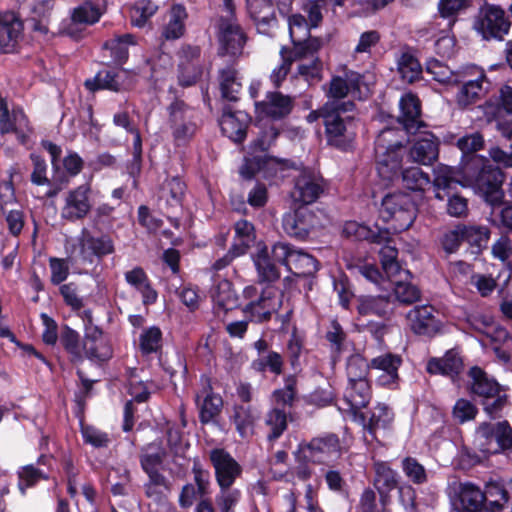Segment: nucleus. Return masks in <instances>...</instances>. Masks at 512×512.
I'll use <instances>...</instances> for the list:
<instances>
[{
  "label": "nucleus",
  "mask_w": 512,
  "mask_h": 512,
  "mask_svg": "<svg viewBox=\"0 0 512 512\" xmlns=\"http://www.w3.org/2000/svg\"><path fill=\"white\" fill-rule=\"evenodd\" d=\"M397 70L403 82L412 84L423 73L419 60L409 52H403L397 60Z\"/></svg>",
  "instance_id": "nucleus-46"
},
{
  "label": "nucleus",
  "mask_w": 512,
  "mask_h": 512,
  "mask_svg": "<svg viewBox=\"0 0 512 512\" xmlns=\"http://www.w3.org/2000/svg\"><path fill=\"white\" fill-rule=\"evenodd\" d=\"M202 76L200 63L180 61L178 65V83L182 87H191Z\"/></svg>",
  "instance_id": "nucleus-63"
},
{
  "label": "nucleus",
  "mask_w": 512,
  "mask_h": 512,
  "mask_svg": "<svg viewBox=\"0 0 512 512\" xmlns=\"http://www.w3.org/2000/svg\"><path fill=\"white\" fill-rule=\"evenodd\" d=\"M84 85L91 92L99 90L119 92L122 87L118 80V74L112 70L99 71L92 79H87Z\"/></svg>",
  "instance_id": "nucleus-47"
},
{
  "label": "nucleus",
  "mask_w": 512,
  "mask_h": 512,
  "mask_svg": "<svg viewBox=\"0 0 512 512\" xmlns=\"http://www.w3.org/2000/svg\"><path fill=\"white\" fill-rule=\"evenodd\" d=\"M399 178H401L403 186L413 192H424L432 185L430 175L419 167L403 168L399 173Z\"/></svg>",
  "instance_id": "nucleus-42"
},
{
  "label": "nucleus",
  "mask_w": 512,
  "mask_h": 512,
  "mask_svg": "<svg viewBox=\"0 0 512 512\" xmlns=\"http://www.w3.org/2000/svg\"><path fill=\"white\" fill-rule=\"evenodd\" d=\"M399 109L398 122L402 126L399 130L403 131L404 135L416 134L425 126L420 119L421 103L417 95L411 92L403 94L399 101Z\"/></svg>",
  "instance_id": "nucleus-21"
},
{
  "label": "nucleus",
  "mask_w": 512,
  "mask_h": 512,
  "mask_svg": "<svg viewBox=\"0 0 512 512\" xmlns=\"http://www.w3.org/2000/svg\"><path fill=\"white\" fill-rule=\"evenodd\" d=\"M59 342L63 349L68 354L69 361L72 364H82L84 361V355L82 352L83 344L80 343V334L68 326L64 324L61 327L59 333Z\"/></svg>",
  "instance_id": "nucleus-39"
},
{
  "label": "nucleus",
  "mask_w": 512,
  "mask_h": 512,
  "mask_svg": "<svg viewBox=\"0 0 512 512\" xmlns=\"http://www.w3.org/2000/svg\"><path fill=\"white\" fill-rule=\"evenodd\" d=\"M407 318L416 335L433 337L440 329V322L435 317L432 306H415L408 312Z\"/></svg>",
  "instance_id": "nucleus-30"
},
{
  "label": "nucleus",
  "mask_w": 512,
  "mask_h": 512,
  "mask_svg": "<svg viewBox=\"0 0 512 512\" xmlns=\"http://www.w3.org/2000/svg\"><path fill=\"white\" fill-rule=\"evenodd\" d=\"M426 72L441 84H458L461 73L453 71L441 61L431 58L426 62Z\"/></svg>",
  "instance_id": "nucleus-48"
},
{
  "label": "nucleus",
  "mask_w": 512,
  "mask_h": 512,
  "mask_svg": "<svg viewBox=\"0 0 512 512\" xmlns=\"http://www.w3.org/2000/svg\"><path fill=\"white\" fill-rule=\"evenodd\" d=\"M299 452L302 453L306 462L329 464L341 456L340 439L335 433H324L307 443H301Z\"/></svg>",
  "instance_id": "nucleus-10"
},
{
  "label": "nucleus",
  "mask_w": 512,
  "mask_h": 512,
  "mask_svg": "<svg viewBox=\"0 0 512 512\" xmlns=\"http://www.w3.org/2000/svg\"><path fill=\"white\" fill-rule=\"evenodd\" d=\"M370 363L359 353H354L347 358L346 374L348 381L368 379Z\"/></svg>",
  "instance_id": "nucleus-53"
},
{
  "label": "nucleus",
  "mask_w": 512,
  "mask_h": 512,
  "mask_svg": "<svg viewBox=\"0 0 512 512\" xmlns=\"http://www.w3.org/2000/svg\"><path fill=\"white\" fill-rule=\"evenodd\" d=\"M84 358L94 363H103L113 356V349L107 339L97 342H83Z\"/></svg>",
  "instance_id": "nucleus-49"
},
{
  "label": "nucleus",
  "mask_w": 512,
  "mask_h": 512,
  "mask_svg": "<svg viewBox=\"0 0 512 512\" xmlns=\"http://www.w3.org/2000/svg\"><path fill=\"white\" fill-rule=\"evenodd\" d=\"M510 26V18L500 5L485 3L481 7L476 29L483 39L502 41Z\"/></svg>",
  "instance_id": "nucleus-9"
},
{
  "label": "nucleus",
  "mask_w": 512,
  "mask_h": 512,
  "mask_svg": "<svg viewBox=\"0 0 512 512\" xmlns=\"http://www.w3.org/2000/svg\"><path fill=\"white\" fill-rule=\"evenodd\" d=\"M324 189L321 177L309 170H303L294 181L292 197L301 205L309 206L316 202Z\"/></svg>",
  "instance_id": "nucleus-24"
},
{
  "label": "nucleus",
  "mask_w": 512,
  "mask_h": 512,
  "mask_svg": "<svg viewBox=\"0 0 512 512\" xmlns=\"http://www.w3.org/2000/svg\"><path fill=\"white\" fill-rule=\"evenodd\" d=\"M325 214L322 210H314L309 206L300 205L282 217L284 232L298 240H306L310 233L324 225Z\"/></svg>",
  "instance_id": "nucleus-6"
},
{
  "label": "nucleus",
  "mask_w": 512,
  "mask_h": 512,
  "mask_svg": "<svg viewBox=\"0 0 512 512\" xmlns=\"http://www.w3.org/2000/svg\"><path fill=\"white\" fill-rule=\"evenodd\" d=\"M394 310L395 302L389 294L357 297L356 311L361 316H376L382 320H390Z\"/></svg>",
  "instance_id": "nucleus-22"
},
{
  "label": "nucleus",
  "mask_w": 512,
  "mask_h": 512,
  "mask_svg": "<svg viewBox=\"0 0 512 512\" xmlns=\"http://www.w3.org/2000/svg\"><path fill=\"white\" fill-rule=\"evenodd\" d=\"M291 271L295 276L310 277L315 275L319 268V261L302 249H297L292 254Z\"/></svg>",
  "instance_id": "nucleus-44"
},
{
  "label": "nucleus",
  "mask_w": 512,
  "mask_h": 512,
  "mask_svg": "<svg viewBox=\"0 0 512 512\" xmlns=\"http://www.w3.org/2000/svg\"><path fill=\"white\" fill-rule=\"evenodd\" d=\"M353 418L363 426L364 431L371 436L372 440L379 442V439L384 438L391 429L394 413L387 404L377 403L369 411H360Z\"/></svg>",
  "instance_id": "nucleus-13"
},
{
  "label": "nucleus",
  "mask_w": 512,
  "mask_h": 512,
  "mask_svg": "<svg viewBox=\"0 0 512 512\" xmlns=\"http://www.w3.org/2000/svg\"><path fill=\"white\" fill-rule=\"evenodd\" d=\"M512 87L504 85L500 89V101L494 107L491 115V121L495 122V127L500 131L502 138L512 141Z\"/></svg>",
  "instance_id": "nucleus-27"
},
{
  "label": "nucleus",
  "mask_w": 512,
  "mask_h": 512,
  "mask_svg": "<svg viewBox=\"0 0 512 512\" xmlns=\"http://www.w3.org/2000/svg\"><path fill=\"white\" fill-rule=\"evenodd\" d=\"M323 63L319 57L303 58L297 66V73L308 83L317 82L322 78Z\"/></svg>",
  "instance_id": "nucleus-61"
},
{
  "label": "nucleus",
  "mask_w": 512,
  "mask_h": 512,
  "mask_svg": "<svg viewBox=\"0 0 512 512\" xmlns=\"http://www.w3.org/2000/svg\"><path fill=\"white\" fill-rule=\"evenodd\" d=\"M324 41L320 37H314L310 34L305 36L303 42L294 45V53L297 58H314L318 57L317 53L323 46Z\"/></svg>",
  "instance_id": "nucleus-64"
},
{
  "label": "nucleus",
  "mask_w": 512,
  "mask_h": 512,
  "mask_svg": "<svg viewBox=\"0 0 512 512\" xmlns=\"http://www.w3.org/2000/svg\"><path fill=\"white\" fill-rule=\"evenodd\" d=\"M186 192V184L179 176H173L163 186L161 200L171 213L181 211Z\"/></svg>",
  "instance_id": "nucleus-36"
},
{
  "label": "nucleus",
  "mask_w": 512,
  "mask_h": 512,
  "mask_svg": "<svg viewBox=\"0 0 512 512\" xmlns=\"http://www.w3.org/2000/svg\"><path fill=\"white\" fill-rule=\"evenodd\" d=\"M478 449L488 455L505 454L512 459V427L507 420L483 422L476 430Z\"/></svg>",
  "instance_id": "nucleus-5"
},
{
  "label": "nucleus",
  "mask_w": 512,
  "mask_h": 512,
  "mask_svg": "<svg viewBox=\"0 0 512 512\" xmlns=\"http://www.w3.org/2000/svg\"><path fill=\"white\" fill-rule=\"evenodd\" d=\"M135 36L131 33L115 36L104 43V48L110 51L111 58L117 65H123L129 58V47L136 45Z\"/></svg>",
  "instance_id": "nucleus-41"
},
{
  "label": "nucleus",
  "mask_w": 512,
  "mask_h": 512,
  "mask_svg": "<svg viewBox=\"0 0 512 512\" xmlns=\"http://www.w3.org/2000/svg\"><path fill=\"white\" fill-rule=\"evenodd\" d=\"M255 107L257 112L273 120H280L291 113L293 102L290 96L273 91L267 93L266 101L256 102Z\"/></svg>",
  "instance_id": "nucleus-33"
},
{
  "label": "nucleus",
  "mask_w": 512,
  "mask_h": 512,
  "mask_svg": "<svg viewBox=\"0 0 512 512\" xmlns=\"http://www.w3.org/2000/svg\"><path fill=\"white\" fill-rule=\"evenodd\" d=\"M469 71H476L478 75L474 79H467L466 73H461L460 82L458 83L461 84V87L456 99L458 104L463 107L476 103L486 93L490 85L484 71H478L476 66L470 67Z\"/></svg>",
  "instance_id": "nucleus-23"
},
{
  "label": "nucleus",
  "mask_w": 512,
  "mask_h": 512,
  "mask_svg": "<svg viewBox=\"0 0 512 512\" xmlns=\"http://www.w3.org/2000/svg\"><path fill=\"white\" fill-rule=\"evenodd\" d=\"M266 424L271 428L267 435L269 441L278 439L287 428V412L280 407L270 410L265 419Z\"/></svg>",
  "instance_id": "nucleus-54"
},
{
  "label": "nucleus",
  "mask_w": 512,
  "mask_h": 512,
  "mask_svg": "<svg viewBox=\"0 0 512 512\" xmlns=\"http://www.w3.org/2000/svg\"><path fill=\"white\" fill-rule=\"evenodd\" d=\"M297 378L295 375H287L284 377V387L276 389L273 392V398L277 407L286 409L292 407L297 396Z\"/></svg>",
  "instance_id": "nucleus-51"
},
{
  "label": "nucleus",
  "mask_w": 512,
  "mask_h": 512,
  "mask_svg": "<svg viewBox=\"0 0 512 512\" xmlns=\"http://www.w3.org/2000/svg\"><path fill=\"white\" fill-rule=\"evenodd\" d=\"M247 11L256 26L257 32L265 36H273L277 28L275 6L272 0H246Z\"/></svg>",
  "instance_id": "nucleus-18"
},
{
  "label": "nucleus",
  "mask_w": 512,
  "mask_h": 512,
  "mask_svg": "<svg viewBox=\"0 0 512 512\" xmlns=\"http://www.w3.org/2000/svg\"><path fill=\"white\" fill-rule=\"evenodd\" d=\"M482 490L471 482L460 484L453 505L458 512H486Z\"/></svg>",
  "instance_id": "nucleus-32"
},
{
  "label": "nucleus",
  "mask_w": 512,
  "mask_h": 512,
  "mask_svg": "<svg viewBox=\"0 0 512 512\" xmlns=\"http://www.w3.org/2000/svg\"><path fill=\"white\" fill-rule=\"evenodd\" d=\"M456 171L461 179L457 180V183L461 187L472 188L490 207L501 203L505 195L502 189L505 175L501 168L492 164L488 158L474 156L462 170Z\"/></svg>",
  "instance_id": "nucleus-1"
},
{
  "label": "nucleus",
  "mask_w": 512,
  "mask_h": 512,
  "mask_svg": "<svg viewBox=\"0 0 512 512\" xmlns=\"http://www.w3.org/2000/svg\"><path fill=\"white\" fill-rule=\"evenodd\" d=\"M464 368L463 359L455 348L447 350L442 357H431L426 363V371L430 375H440L451 379H458Z\"/></svg>",
  "instance_id": "nucleus-25"
},
{
  "label": "nucleus",
  "mask_w": 512,
  "mask_h": 512,
  "mask_svg": "<svg viewBox=\"0 0 512 512\" xmlns=\"http://www.w3.org/2000/svg\"><path fill=\"white\" fill-rule=\"evenodd\" d=\"M408 139L403 131L386 127L380 131L374 142L376 169L381 179L394 181L399 179L403 159L407 155Z\"/></svg>",
  "instance_id": "nucleus-3"
},
{
  "label": "nucleus",
  "mask_w": 512,
  "mask_h": 512,
  "mask_svg": "<svg viewBox=\"0 0 512 512\" xmlns=\"http://www.w3.org/2000/svg\"><path fill=\"white\" fill-rule=\"evenodd\" d=\"M200 396L197 395L196 401L199 403ZM199 407V421L201 424L206 425L215 421L218 415L221 413L223 407L222 397L215 394L211 390L204 396Z\"/></svg>",
  "instance_id": "nucleus-43"
},
{
  "label": "nucleus",
  "mask_w": 512,
  "mask_h": 512,
  "mask_svg": "<svg viewBox=\"0 0 512 512\" xmlns=\"http://www.w3.org/2000/svg\"><path fill=\"white\" fill-rule=\"evenodd\" d=\"M311 28L307 19L299 13L288 17L289 36L293 44L303 42L304 37L310 34Z\"/></svg>",
  "instance_id": "nucleus-60"
},
{
  "label": "nucleus",
  "mask_w": 512,
  "mask_h": 512,
  "mask_svg": "<svg viewBox=\"0 0 512 512\" xmlns=\"http://www.w3.org/2000/svg\"><path fill=\"white\" fill-rule=\"evenodd\" d=\"M23 30V22L14 13H0V52H17L23 39Z\"/></svg>",
  "instance_id": "nucleus-20"
},
{
  "label": "nucleus",
  "mask_w": 512,
  "mask_h": 512,
  "mask_svg": "<svg viewBox=\"0 0 512 512\" xmlns=\"http://www.w3.org/2000/svg\"><path fill=\"white\" fill-rule=\"evenodd\" d=\"M355 108L356 104L352 100H347L345 103L326 102L321 106L327 146L342 152L352 147L359 122L352 114Z\"/></svg>",
  "instance_id": "nucleus-2"
},
{
  "label": "nucleus",
  "mask_w": 512,
  "mask_h": 512,
  "mask_svg": "<svg viewBox=\"0 0 512 512\" xmlns=\"http://www.w3.org/2000/svg\"><path fill=\"white\" fill-rule=\"evenodd\" d=\"M297 248L284 241H277L271 246L269 250L271 259L278 265L284 266L287 271H291L292 254L295 253Z\"/></svg>",
  "instance_id": "nucleus-59"
},
{
  "label": "nucleus",
  "mask_w": 512,
  "mask_h": 512,
  "mask_svg": "<svg viewBox=\"0 0 512 512\" xmlns=\"http://www.w3.org/2000/svg\"><path fill=\"white\" fill-rule=\"evenodd\" d=\"M221 98L228 102H237L240 99L242 83L238 78L237 70L228 65L218 72Z\"/></svg>",
  "instance_id": "nucleus-37"
},
{
  "label": "nucleus",
  "mask_w": 512,
  "mask_h": 512,
  "mask_svg": "<svg viewBox=\"0 0 512 512\" xmlns=\"http://www.w3.org/2000/svg\"><path fill=\"white\" fill-rule=\"evenodd\" d=\"M325 339L330 343L333 356H340L345 350L347 334L337 320L330 323Z\"/></svg>",
  "instance_id": "nucleus-58"
},
{
  "label": "nucleus",
  "mask_w": 512,
  "mask_h": 512,
  "mask_svg": "<svg viewBox=\"0 0 512 512\" xmlns=\"http://www.w3.org/2000/svg\"><path fill=\"white\" fill-rule=\"evenodd\" d=\"M303 351V340L297 333L292 332L286 346V356L290 367L293 371L292 375H297L302 371V363L300 357Z\"/></svg>",
  "instance_id": "nucleus-56"
},
{
  "label": "nucleus",
  "mask_w": 512,
  "mask_h": 512,
  "mask_svg": "<svg viewBox=\"0 0 512 512\" xmlns=\"http://www.w3.org/2000/svg\"><path fill=\"white\" fill-rule=\"evenodd\" d=\"M439 139L432 132H423L413 139L410 158L422 165H432L439 156Z\"/></svg>",
  "instance_id": "nucleus-28"
},
{
  "label": "nucleus",
  "mask_w": 512,
  "mask_h": 512,
  "mask_svg": "<svg viewBox=\"0 0 512 512\" xmlns=\"http://www.w3.org/2000/svg\"><path fill=\"white\" fill-rule=\"evenodd\" d=\"M81 435L83 442L92 446L93 448H107L111 443L109 434L92 426V425H81Z\"/></svg>",
  "instance_id": "nucleus-62"
},
{
  "label": "nucleus",
  "mask_w": 512,
  "mask_h": 512,
  "mask_svg": "<svg viewBox=\"0 0 512 512\" xmlns=\"http://www.w3.org/2000/svg\"><path fill=\"white\" fill-rule=\"evenodd\" d=\"M478 403L482 406L485 414L493 420L503 418L511 406L506 386L487 396V398L480 399Z\"/></svg>",
  "instance_id": "nucleus-38"
},
{
  "label": "nucleus",
  "mask_w": 512,
  "mask_h": 512,
  "mask_svg": "<svg viewBox=\"0 0 512 512\" xmlns=\"http://www.w3.org/2000/svg\"><path fill=\"white\" fill-rule=\"evenodd\" d=\"M371 397V386L368 379L348 381L344 400L352 416L359 413L361 408L366 407Z\"/></svg>",
  "instance_id": "nucleus-34"
},
{
  "label": "nucleus",
  "mask_w": 512,
  "mask_h": 512,
  "mask_svg": "<svg viewBox=\"0 0 512 512\" xmlns=\"http://www.w3.org/2000/svg\"><path fill=\"white\" fill-rule=\"evenodd\" d=\"M252 261L257 273V283L264 287H272L281 277L279 265L275 263L266 245L259 247L252 255Z\"/></svg>",
  "instance_id": "nucleus-31"
},
{
  "label": "nucleus",
  "mask_w": 512,
  "mask_h": 512,
  "mask_svg": "<svg viewBox=\"0 0 512 512\" xmlns=\"http://www.w3.org/2000/svg\"><path fill=\"white\" fill-rule=\"evenodd\" d=\"M157 9L158 6L151 0H138L132 7L131 24L134 27L143 28Z\"/></svg>",
  "instance_id": "nucleus-55"
},
{
  "label": "nucleus",
  "mask_w": 512,
  "mask_h": 512,
  "mask_svg": "<svg viewBox=\"0 0 512 512\" xmlns=\"http://www.w3.org/2000/svg\"><path fill=\"white\" fill-rule=\"evenodd\" d=\"M209 461L214 469L218 487H232L243 473L241 464L225 448L211 449Z\"/></svg>",
  "instance_id": "nucleus-14"
},
{
  "label": "nucleus",
  "mask_w": 512,
  "mask_h": 512,
  "mask_svg": "<svg viewBox=\"0 0 512 512\" xmlns=\"http://www.w3.org/2000/svg\"><path fill=\"white\" fill-rule=\"evenodd\" d=\"M275 297L276 290L273 287H263L259 297L242 308L245 318L256 324L270 321L273 313L281 306V301L276 302Z\"/></svg>",
  "instance_id": "nucleus-16"
},
{
  "label": "nucleus",
  "mask_w": 512,
  "mask_h": 512,
  "mask_svg": "<svg viewBox=\"0 0 512 512\" xmlns=\"http://www.w3.org/2000/svg\"><path fill=\"white\" fill-rule=\"evenodd\" d=\"M79 258L84 264L96 265L105 256L115 251L114 242L109 234H93L88 228L83 227L77 236Z\"/></svg>",
  "instance_id": "nucleus-11"
},
{
  "label": "nucleus",
  "mask_w": 512,
  "mask_h": 512,
  "mask_svg": "<svg viewBox=\"0 0 512 512\" xmlns=\"http://www.w3.org/2000/svg\"><path fill=\"white\" fill-rule=\"evenodd\" d=\"M282 162L281 159L269 154L247 155L239 168L242 180L252 181L255 176L262 172L265 178L276 173V167Z\"/></svg>",
  "instance_id": "nucleus-26"
},
{
  "label": "nucleus",
  "mask_w": 512,
  "mask_h": 512,
  "mask_svg": "<svg viewBox=\"0 0 512 512\" xmlns=\"http://www.w3.org/2000/svg\"><path fill=\"white\" fill-rule=\"evenodd\" d=\"M250 121L251 118L246 112L233 111L231 106L225 105L219 119V125L224 136L234 143L240 144L246 139Z\"/></svg>",
  "instance_id": "nucleus-19"
},
{
  "label": "nucleus",
  "mask_w": 512,
  "mask_h": 512,
  "mask_svg": "<svg viewBox=\"0 0 512 512\" xmlns=\"http://www.w3.org/2000/svg\"><path fill=\"white\" fill-rule=\"evenodd\" d=\"M106 10V0H86L73 8L69 22H63L61 32L71 38H78V24L93 25L97 23Z\"/></svg>",
  "instance_id": "nucleus-15"
},
{
  "label": "nucleus",
  "mask_w": 512,
  "mask_h": 512,
  "mask_svg": "<svg viewBox=\"0 0 512 512\" xmlns=\"http://www.w3.org/2000/svg\"><path fill=\"white\" fill-rule=\"evenodd\" d=\"M459 225L463 234V242L469 246L471 253L474 255L481 254L488 246L491 235L490 229L481 224L459 223Z\"/></svg>",
  "instance_id": "nucleus-35"
},
{
  "label": "nucleus",
  "mask_w": 512,
  "mask_h": 512,
  "mask_svg": "<svg viewBox=\"0 0 512 512\" xmlns=\"http://www.w3.org/2000/svg\"><path fill=\"white\" fill-rule=\"evenodd\" d=\"M379 217L389 225L383 231L401 233L411 227L417 217V205L405 192L386 194L381 201Z\"/></svg>",
  "instance_id": "nucleus-4"
},
{
  "label": "nucleus",
  "mask_w": 512,
  "mask_h": 512,
  "mask_svg": "<svg viewBox=\"0 0 512 512\" xmlns=\"http://www.w3.org/2000/svg\"><path fill=\"white\" fill-rule=\"evenodd\" d=\"M470 381L467 389L472 399L479 402L492 393L498 392L503 387L493 376L489 375L483 368L472 366L467 373Z\"/></svg>",
  "instance_id": "nucleus-29"
},
{
  "label": "nucleus",
  "mask_w": 512,
  "mask_h": 512,
  "mask_svg": "<svg viewBox=\"0 0 512 512\" xmlns=\"http://www.w3.org/2000/svg\"><path fill=\"white\" fill-rule=\"evenodd\" d=\"M342 234L346 237H355L356 239H371L372 242L378 244L390 238L389 233L387 231L379 230L378 233H374L368 230L366 226L359 224L355 221L346 222L343 226Z\"/></svg>",
  "instance_id": "nucleus-50"
},
{
  "label": "nucleus",
  "mask_w": 512,
  "mask_h": 512,
  "mask_svg": "<svg viewBox=\"0 0 512 512\" xmlns=\"http://www.w3.org/2000/svg\"><path fill=\"white\" fill-rule=\"evenodd\" d=\"M484 146L483 136L478 133L467 134L457 140V147L462 152L461 162L455 170H462V167L470 162L474 156H480L477 151Z\"/></svg>",
  "instance_id": "nucleus-45"
},
{
  "label": "nucleus",
  "mask_w": 512,
  "mask_h": 512,
  "mask_svg": "<svg viewBox=\"0 0 512 512\" xmlns=\"http://www.w3.org/2000/svg\"><path fill=\"white\" fill-rule=\"evenodd\" d=\"M89 193L90 186L87 184L68 191L61 210V218L71 223L84 219L92 208Z\"/></svg>",
  "instance_id": "nucleus-17"
},
{
  "label": "nucleus",
  "mask_w": 512,
  "mask_h": 512,
  "mask_svg": "<svg viewBox=\"0 0 512 512\" xmlns=\"http://www.w3.org/2000/svg\"><path fill=\"white\" fill-rule=\"evenodd\" d=\"M242 493L237 488L219 487V492L215 496V503L219 512H234L235 507L241 500Z\"/></svg>",
  "instance_id": "nucleus-57"
},
{
  "label": "nucleus",
  "mask_w": 512,
  "mask_h": 512,
  "mask_svg": "<svg viewBox=\"0 0 512 512\" xmlns=\"http://www.w3.org/2000/svg\"><path fill=\"white\" fill-rule=\"evenodd\" d=\"M218 41V54L234 61L242 55L247 37L235 19L221 16L218 22Z\"/></svg>",
  "instance_id": "nucleus-12"
},
{
  "label": "nucleus",
  "mask_w": 512,
  "mask_h": 512,
  "mask_svg": "<svg viewBox=\"0 0 512 512\" xmlns=\"http://www.w3.org/2000/svg\"><path fill=\"white\" fill-rule=\"evenodd\" d=\"M482 493L486 512H500L510 499L508 491L500 481H489Z\"/></svg>",
  "instance_id": "nucleus-40"
},
{
  "label": "nucleus",
  "mask_w": 512,
  "mask_h": 512,
  "mask_svg": "<svg viewBox=\"0 0 512 512\" xmlns=\"http://www.w3.org/2000/svg\"><path fill=\"white\" fill-rule=\"evenodd\" d=\"M162 331L157 326H150L139 337V348L143 355L156 353L161 348Z\"/></svg>",
  "instance_id": "nucleus-52"
},
{
  "label": "nucleus",
  "mask_w": 512,
  "mask_h": 512,
  "mask_svg": "<svg viewBox=\"0 0 512 512\" xmlns=\"http://www.w3.org/2000/svg\"><path fill=\"white\" fill-rule=\"evenodd\" d=\"M456 172L453 167H446L436 176L434 186L437 199L444 200L447 198V214L451 217L460 218L468 213V201L464 196L454 191L457 186H460L457 180H461Z\"/></svg>",
  "instance_id": "nucleus-8"
},
{
  "label": "nucleus",
  "mask_w": 512,
  "mask_h": 512,
  "mask_svg": "<svg viewBox=\"0 0 512 512\" xmlns=\"http://www.w3.org/2000/svg\"><path fill=\"white\" fill-rule=\"evenodd\" d=\"M167 113L175 144H188L197 131L195 110L183 100L175 98L168 105Z\"/></svg>",
  "instance_id": "nucleus-7"
}]
</instances>
